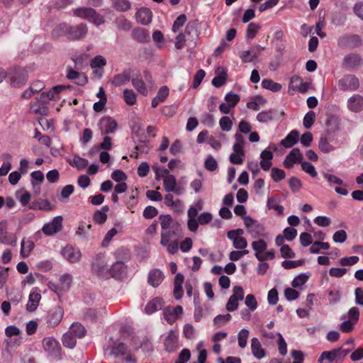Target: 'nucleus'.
Listing matches in <instances>:
<instances>
[{
  "instance_id": "3c124183",
  "label": "nucleus",
  "mask_w": 363,
  "mask_h": 363,
  "mask_svg": "<svg viewBox=\"0 0 363 363\" xmlns=\"http://www.w3.org/2000/svg\"><path fill=\"white\" fill-rule=\"evenodd\" d=\"M260 28L261 26L259 24L256 23H250L246 30V38L250 40L253 39Z\"/></svg>"
},
{
  "instance_id": "de8ad7c7",
  "label": "nucleus",
  "mask_w": 363,
  "mask_h": 363,
  "mask_svg": "<svg viewBox=\"0 0 363 363\" xmlns=\"http://www.w3.org/2000/svg\"><path fill=\"white\" fill-rule=\"evenodd\" d=\"M130 81V74L126 72H123L118 74H116L113 77L111 83L116 86H120L123 84H125Z\"/></svg>"
},
{
  "instance_id": "c756f323",
  "label": "nucleus",
  "mask_w": 363,
  "mask_h": 363,
  "mask_svg": "<svg viewBox=\"0 0 363 363\" xmlns=\"http://www.w3.org/2000/svg\"><path fill=\"white\" fill-rule=\"evenodd\" d=\"M251 351L254 357L258 359H261L266 356V352L257 337H253L251 340Z\"/></svg>"
},
{
  "instance_id": "ea45409f",
  "label": "nucleus",
  "mask_w": 363,
  "mask_h": 363,
  "mask_svg": "<svg viewBox=\"0 0 363 363\" xmlns=\"http://www.w3.org/2000/svg\"><path fill=\"white\" fill-rule=\"evenodd\" d=\"M68 332L76 338H82L86 335V330L81 323L76 322L71 325Z\"/></svg>"
},
{
  "instance_id": "0eeeda50",
  "label": "nucleus",
  "mask_w": 363,
  "mask_h": 363,
  "mask_svg": "<svg viewBox=\"0 0 363 363\" xmlns=\"http://www.w3.org/2000/svg\"><path fill=\"white\" fill-rule=\"evenodd\" d=\"M44 350L50 356L55 359H59L61 356V347L60 343L53 337H45L43 340Z\"/></svg>"
},
{
  "instance_id": "e2e57ef3",
  "label": "nucleus",
  "mask_w": 363,
  "mask_h": 363,
  "mask_svg": "<svg viewBox=\"0 0 363 363\" xmlns=\"http://www.w3.org/2000/svg\"><path fill=\"white\" fill-rule=\"evenodd\" d=\"M113 7L119 11H126L130 9L128 0H114Z\"/></svg>"
},
{
  "instance_id": "4c0bfd02",
  "label": "nucleus",
  "mask_w": 363,
  "mask_h": 363,
  "mask_svg": "<svg viewBox=\"0 0 363 363\" xmlns=\"http://www.w3.org/2000/svg\"><path fill=\"white\" fill-rule=\"evenodd\" d=\"M188 221H187V227L188 229L191 232H196L199 228V222H198V218L196 219V212L195 210H188L187 211Z\"/></svg>"
},
{
  "instance_id": "79ce46f5",
  "label": "nucleus",
  "mask_w": 363,
  "mask_h": 363,
  "mask_svg": "<svg viewBox=\"0 0 363 363\" xmlns=\"http://www.w3.org/2000/svg\"><path fill=\"white\" fill-rule=\"evenodd\" d=\"M343 86L345 90H356L359 86V80L353 75L347 76L344 79Z\"/></svg>"
},
{
  "instance_id": "ddd939ff",
  "label": "nucleus",
  "mask_w": 363,
  "mask_h": 363,
  "mask_svg": "<svg viewBox=\"0 0 363 363\" xmlns=\"http://www.w3.org/2000/svg\"><path fill=\"white\" fill-rule=\"evenodd\" d=\"M68 32L69 38L71 40H78L84 36L87 33V28L85 24L81 23L75 27H69L67 25L60 26Z\"/></svg>"
},
{
  "instance_id": "774afa93",
  "label": "nucleus",
  "mask_w": 363,
  "mask_h": 363,
  "mask_svg": "<svg viewBox=\"0 0 363 363\" xmlns=\"http://www.w3.org/2000/svg\"><path fill=\"white\" fill-rule=\"evenodd\" d=\"M301 169L307 174H308L311 177H316L318 175V173L315 170V167L308 162H302L301 164Z\"/></svg>"
},
{
  "instance_id": "f8f14e48",
  "label": "nucleus",
  "mask_w": 363,
  "mask_h": 363,
  "mask_svg": "<svg viewBox=\"0 0 363 363\" xmlns=\"http://www.w3.org/2000/svg\"><path fill=\"white\" fill-rule=\"evenodd\" d=\"M10 84L14 87H21L27 81L26 72L22 69H16L9 73Z\"/></svg>"
},
{
  "instance_id": "052dcab7",
  "label": "nucleus",
  "mask_w": 363,
  "mask_h": 363,
  "mask_svg": "<svg viewBox=\"0 0 363 363\" xmlns=\"http://www.w3.org/2000/svg\"><path fill=\"white\" fill-rule=\"evenodd\" d=\"M16 197L19 200L21 205L23 206H26L29 203L31 199V195L29 192L22 190L17 193Z\"/></svg>"
},
{
  "instance_id": "6e6d98bb",
  "label": "nucleus",
  "mask_w": 363,
  "mask_h": 363,
  "mask_svg": "<svg viewBox=\"0 0 363 363\" xmlns=\"http://www.w3.org/2000/svg\"><path fill=\"white\" fill-rule=\"evenodd\" d=\"M103 210H104V211H97L94 214L93 219L94 222L98 224L104 223L107 219L106 212L108 211V208L107 206H104L103 207Z\"/></svg>"
},
{
  "instance_id": "423d86ee",
  "label": "nucleus",
  "mask_w": 363,
  "mask_h": 363,
  "mask_svg": "<svg viewBox=\"0 0 363 363\" xmlns=\"http://www.w3.org/2000/svg\"><path fill=\"white\" fill-rule=\"evenodd\" d=\"M359 318V308L357 307L351 308L345 317L347 320L342 323V332H351L353 330L354 326L357 323Z\"/></svg>"
},
{
  "instance_id": "338daca9",
  "label": "nucleus",
  "mask_w": 363,
  "mask_h": 363,
  "mask_svg": "<svg viewBox=\"0 0 363 363\" xmlns=\"http://www.w3.org/2000/svg\"><path fill=\"white\" fill-rule=\"evenodd\" d=\"M273 119V111H264L257 115V120L260 123H267Z\"/></svg>"
},
{
  "instance_id": "864d4df0",
  "label": "nucleus",
  "mask_w": 363,
  "mask_h": 363,
  "mask_svg": "<svg viewBox=\"0 0 363 363\" xmlns=\"http://www.w3.org/2000/svg\"><path fill=\"white\" fill-rule=\"evenodd\" d=\"M76 339L77 338L74 336L67 331L64 334L62 337L63 345L66 347L72 349L76 345Z\"/></svg>"
},
{
  "instance_id": "4be33fe9",
  "label": "nucleus",
  "mask_w": 363,
  "mask_h": 363,
  "mask_svg": "<svg viewBox=\"0 0 363 363\" xmlns=\"http://www.w3.org/2000/svg\"><path fill=\"white\" fill-rule=\"evenodd\" d=\"M41 299L40 290L38 288H34L30 293L28 301L26 304V310L29 312L35 311Z\"/></svg>"
},
{
  "instance_id": "c03bdc74",
  "label": "nucleus",
  "mask_w": 363,
  "mask_h": 363,
  "mask_svg": "<svg viewBox=\"0 0 363 363\" xmlns=\"http://www.w3.org/2000/svg\"><path fill=\"white\" fill-rule=\"evenodd\" d=\"M132 84L134 88L143 96H147L148 94L147 89L145 86L144 81L140 77H134L132 79Z\"/></svg>"
},
{
  "instance_id": "680f3d73",
  "label": "nucleus",
  "mask_w": 363,
  "mask_h": 363,
  "mask_svg": "<svg viewBox=\"0 0 363 363\" xmlns=\"http://www.w3.org/2000/svg\"><path fill=\"white\" fill-rule=\"evenodd\" d=\"M220 129L223 131L228 132L232 129L233 121L228 116H223L219 121Z\"/></svg>"
},
{
  "instance_id": "473e14b6",
  "label": "nucleus",
  "mask_w": 363,
  "mask_h": 363,
  "mask_svg": "<svg viewBox=\"0 0 363 363\" xmlns=\"http://www.w3.org/2000/svg\"><path fill=\"white\" fill-rule=\"evenodd\" d=\"M162 231L180 227L181 225L174 221L169 215H161L159 217Z\"/></svg>"
},
{
  "instance_id": "1a4fd4ad",
  "label": "nucleus",
  "mask_w": 363,
  "mask_h": 363,
  "mask_svg": "<svg viewBox=\"0 0 363 363\" xmlns=\"http://www.w3.org/2000/svg\"><path fill=\"white\" fill-rule=\"evenodd\" d=\"M98 127L101 134H110L114 133L117 128L116 121L109 116H103L98 122Z\"/></svg>"
},
{
  "instance_id": "72a5a7b5",
  "label": "nucleus",
  "mask_w": 363,
  "mask_h": 363,
  "mask_svg": "<svg viewBox=\"0 0 363 363\" xmlns=\"http://www.w3.org/2000/svg\"><path fill=\"white\" fill-rule=\"evenodd\" d=\"M164 276L158 269H152L148 275V283L153 287L158 286L163 281Z\"/></svg>"
},
{
  "instance_id": "a211bd4d",
  "label": "nucleus",
  "mask_w": 363,
  "mask_h": 363,
  "mask_svg": "<svg viewBox=\"0 0 363 363\" xmlns=\"http://www.w3.org/2000/svg\"><path fill=\"white\" fill-rule=\"evenodd\" d=\"M62 255L70 263L79 262L82 257L80 250L71 245L65 246L62 250Z\"/></svg>"
},
{
  "instance_id": "f257e3e1",
  "label": "nucleus",
  "mask_w": 363,
  "mask_h": 363,
  "mask_svg": "<svg viewBox=\"0 0 363 363\" xmlns=\"http://www.w3.org/2000/svg\"><path fill=\"white\" fill-rule=\"evenodd\" d=\"M181 226L163 230L161 233L160 244L167 248V251L169 254L174 255L177 252L179 247V242L177 238L181 236Z\"/></svg>"
},
{
  "instance_id": "37998d69",
  "label": "nucleus",
  "mask_w": 363,
  "mask_h": 363,
  "mask_svg": "<svg viewBox=\"0 0 363 363\" xmlns=\"http://www.w3.org/2000/svg\"><path fill=\"white\" fill-rule=\"evenodd\" d=\"M128 347L123 342H114L111 348V354L116 357L124 356L127 354Z\"/></svg>"
},
{
  "instance_id": "5fc2aeb1",
  "label": "nucleus",
  "mask_w": 363,
  "mask_h": 363,
  "mask_svg": "<svg viewBox=\"0 0 363 363\" xmlns=\"http://www.w3.org/2000/svg\"><path fill=\"white\" fill-rule=\"evenodd\" d=\"M50 203L43 199L37 200L33 202L30 206L29 208L33 210H50Z\"/></svg>"
},
{
  "instance_id": "f03ea898",
  "label": "nucleus",
  "mask_w": 363,
  "mask_h": 363,
  "mask_svg": "<svg viewBox=\"0 0 363 363\" xmlns=\"http://www.w3.org/2000/svg\"><path fill=\"white\" fill-rule=\"evenodd\" d=\"M252 250L255 251V257L259 261L272 260L274 259V250L271 249L267 250V243L262 239L253 241L251 244Z\"/></svg>"
},
{
  "instance_id": "49530a36",
  "label": "nucleus",
  "mask_w": 363,
  "mask_h": 363,
  "mask_svg": "<svg viewBox=\"0 0 363 363\" xmlns=\"http://www.w3.org/2000/svg\"><path fill=\"white\" fill-rule=\"evenodd\" d=\"M67 77L69 79L74 80L75 82L79 85H82L87 81L86 78L84 75L72 69L68 70Z\"/></svg>"
},
{
  "instance_id": "58836bf2",
  "label": "nucleus",
  "mask_w": 363,
  "mask_h": 363,
  "mask_svg": "<svg viewBox=\"0 0 363 363\" xmlns=\"http://www.w3.org/2000/svg\"><path fill=\"white\" fill-rule=\"evenodd\" d=\"M163 300L161 298L156 297L147 303L145 308V311L147 314H152L162 308L163 306Z\"/></svg>"
},
{
  "instance_id": "09e8293b",
  "label": "nucleus",
  "mask_w": 363,
  "mask_h": 363,
  "mask_svg": "<svg viewBox=\"0 0 363 363\" xmlns=\"http://www.w3.org/2000/svg\"><path fill=\"white\" fill-rule=\"evenodd\" d=\"M4 163L0 167V176H5L8 174L11 168V155L9 154H4L1 156Z\"/></svg>"
},
{
  "instance_id": "9b49d317",
  "label": "nucleus",
  "mask_w": 363,
  "mask_h": 363,
  "mask_svg": "<svg viewBox=\"0 0 363 363\" xmlns=\"http://www.w3.org/2000/svg\"><path fill=\"white\" fill-rule=\"evenodd\" d=\"M62 220L63 218L60 216L55 217L51 222L43 225L42 231L48 236L57 233L62 228Z\"/></svg>"
},
{
  "instance_id": "9d476101",
  "label": "nucleus",
  "mask_w": 363,
  "mask_h": 363,
  "mask_svg": "<svg viewBox=\"0 0 363 363\" xmlns=\"http://www.w3.org/2000/svg\"><path fill=\"white\" fill-rule=\"evenodd\" d=\"M244 298L243 289L240 286H235L233 289V294L230 296L226 304V309L228 311H234L238 307V301Z\"/></svg>"
},
{
  "instance_id": "0e129e2a",
  "label": "nucleus",
  "mask_w": 363,
  "mask_h": 363,
  "mask_svg": "<svg viewBox=\"0 0 363 363\" xmlns=\"http://www.w3.org/2000/svg\"><path fill=\"white\" fill-rule=\"evenodd\" d=\"M249 331L247 329H242L238 335V345L241 348H245L247 343Z\"/></svg>"
},
{
  "instance_id": "603ef678",
  "label": "nucleus",
  "mask_w": 363,
  "mask_h": 363,
  "mask_svg": "<svg viewBox=\"0 0 363 363\" xmlns=\"http://www.w3.org/2000/svg\"><path fill=\"white\" fill-rule=\"evenodd\" d=\"M123 99L128 105L133 106L137 101L136 94L132 89H125L123 91Z\"/></svg>"
},
{
  "instance_id": "4d7b16f0",
  "label": "nucleus",
  "mask_w": 363,
  "mask_h": 363,
  "mask_svg": "<svg viewBox=\"0 0 363 363\" xmlns=\"http://www.w3.org/2000/svg\"><path fill=\"white\" fill-rule=\"evenodd\" d=\"M310 277V274H301L296 277L292 281L291 285L294 288L302 286L305 284Z\"/></svg>"
},
{
  "instance_id": "20e7f679",
  "label": "nucleus",
  "mask_w": 363,
  "mask_h": 363,
  "mask_svg": "<svg viewBox=\"0 0 363 363\" xmlns=\"http://www.w3.org/2000/svg\"><path fill=\"white\" fill-rule=\"evenodd\" d=\"M243 220L248 233L253 238L266 236L265 228L263 225L250 216L244 217Z\"/></svg>"
},
{
  "instance_id": "a878e982",
  "label": "nucleus",
  "mask_w": 363,
  "mask_h": 363,
  "mask_svg": "<svg viewBox=\"0 0 363 363\" xmlns=\"http://www.w3.org/2000/svg\"><path fill=\"white\" fill-rule=\"evenodd\" d=\"M340 354V348L331 351L323 352L318 359L319 363H336L337 358Z\"/></svg>"
},
{
  "instance_id": "6e6552de",
  "label": "nucleus",
  "mask_w": 363,
  "mask_h": 363,
  "mask_svg": "<svg viewBox=\"0 0 363 363\" xmlns=\"http://www.w3.org/2000/svg\"><path fill=\"white\" fill-rule=\"evenodd\" d=\"M64 316V310L61 306H55L51 308L45 318L46 323L50 328L57 326Z\"/></svg>"
},
{
  "instance_id": "b1692460",
  "label": "nucleus",
  "mask_w": 363,
  "mask_h": 363,
  "mask_svg": "<svg viewBox=\"0 0 363 363\" xmlns=\"http://www.w3.org/2000/svg\"><path fill=\"white\" fill-rule=\"evenodd\" d=\"M135 18L138 23L143 25H148L152 21V13L150 9L142 7L135 13Z\"/></svg>"
},
{
  "instance_id": "c85d7f7f",
  "label": "nucleus",
  "mask_w": 363,
  "mask_h": 363,
  "mask_svg": "<svg viewBox=\"0 0 363 363\" xmlns=\"http://www.w3.org/2000/svg\"><path fill=\"white\" fill-rule=\"evenodd\" d=\"M349 109L353 112H359L363 110V97L355 94L347 102Z\"/></svg>"
},
{
  "instance_id": "69168bd1",
  "label": "nucleus",
  "mask_w": 363,
  "mask_h": 363,
  "mask_svg": "<svg viewBox=\"0 0 363 363\" xmlns=\"http://www.w3.org/2000/svg\"><path fill=\"white\" fill-rule=\"evenodd\" d=\"M315 120V113L313 111H308L303 118V125L306 128L309 129L311 128Z\"/></svg>"
},
{
  "instance_id": "4468645a",
  "label": "nucleus",
  "mask_w": 363,
  "mask_h": 363,
  "mask_svg": "<svg viewBox=\"0 0 363 363\" xmlns=\"http://www.w3.org/2000/svg\"><path fill=\"white\" fill-rule=\"evenodd\" d=\"M17 238L15 234L9 233L7 231V222H0V242L11 246L16 245Z\"/></svg>"
},
{
  "instance_id": "bb28decb",
  "label": "nucleus",
  "mask_w": 363,
  "mask_h": 363,
  "mask_svg": "<svg viewBox=\"0 0 363 363\" xmlns=\"http://www.w3.org/2000/svg\"><path fill=\"white\" fill-rule=\"evenodd\" d=\"M96 96L99 99V101L96 102L93 105V109L96 113L101 112L104 108L107 103V96L104 89L101 86L99 89Z\"/></svg>"
},
{
  "instance_id": "f704fd0d",
  "label": "nucleus",
  "mask_w": 363,
  "mask_h": 363,
  "mask_svg": "<svg viewBox=\"0 0 363 363\" xmlns=\"http://www.w3.org/2000/svg\"><path fill=\"white\" fill-rule=\"evenodd\" d=\"M125 272V266L122 262H116L110 268V277L121 279Z\"/></svg>"
},
{
  "instance_id": "aec40b11",
  "label": "nucleus",
  "mask_w": 363,
  "mask_h": 363,
  "mask_svg": "<svg viewBox=\"0 0 363 363\" xmlns=\"http://www.w3.org/2000/svg\"><path fill=\"white\" fill-rule=\"evenodd\" d=\"M362 63V57L357 53H350L346 55L343 61L345 68L351 70L359 67Z\"/></svg>"
},
{
  "instance_id": "6ab92c4d",
  "label": "nucleus",
  "mask_w": 363,
  "mask_h": 363,
  "mask_svg": "<svg viewBox=\"0 0 363 363\" xmlns=\"http://www.w3.org/2000/svg\"><path fill=\"white\" fill-rule=\"evenodd\" d=\"M108 269L104 260L101 257L96 258V261L92 264V272L101 279H108L110 277Z\"/></svg>"
},
{
  "instance_id": "c9c22d12",
  "label": "nucleus",
  "mask_w": 363,
  "mask_h": 363,
  "mask_svg": "<svg viewBox=\"0 0 363 363\" xmlns=\"http://www.w3.org/2000/svg\"><path fill=\"white\" fill-rule=\"evenodd\" d=\"M35 247L34 242L30 239L23 238L21 242L20 255L22 258L29 257Z\"/></svg>"
},
{
  "instance_id": "dca6fc26",
  "label": "nucleus",
  "mask_w": 363,
  "mask_h": 363,
  "mask_svg": "<svg viewBox=\"0 0 363 363\" xmlns=\"http://www.w3.org/2000/svg\"><path fill=\"white\" fill-rule=\"evenodd\" d=\"M264 48L260 45H256L249 50H243L239 53V57L244 63L252 62L260 55Z\"/></svg>"
},
{
  "instance_id": "7ed1b4c3",
  "label": "nucleus",
  "mask_w": 363,
  "mask_h": 363,
  "mask_svg": "<svg viewBox=\"0 0 363 363\" xmlns=\"http://www.w3.org/2000/svg\"><path fill=\"white\" fill-rule=\"evenodd\" d=\"M74 14L81 18L86 19L96 26L104 23L102 16L97 13L92 8L82 7L74 10Z\"/></svg>"
},
{
  "instance_id": "39448f33",
  "label": "nucleus",
  "mask_w": 363,
  "mask_h": 363,
  "mask_svg": "<svg viewBox=\"0 0 363 363\" xmlns=\"http://www.w3.org/2000/svg\"><path fill=\"white\" fill-rule=\"evenodd\" d=\"M244 230L241 228L229 230L228 238L232 240L233 247L237 250H244L247 246V241L243 237Z\"/></svg>"
},
{
  "instance_id": "e433bc0d",
  "label": "nucleus",
  "mask_w": 363,
  "mask_h": 363,
  "mask_svg": "<svg viewBox=\"0 0 363 363\" xmlns=\"http://www.w3.org/2000/svg\"><path fill=\"white\" fill-rule=\"evenodd\" d=\"M184 281V276L179 273L175 276L174 287V296L176 299H180L184 294L182 284Z\"/></svg>"
},
{
  "instance_id": "7c9ffc66",
  "label": "nucleus",
  "mask_w": 363,
  "mask_h": 363,
  "mask_svg": "<svg viewBox=\"0 0 363 363\" xmlns=\"http://www.w3.org/2000/svg\"><path fill=\"white\" fill-rule=\"evenodd\" d=\"M163 185L166 191L167 192H174L177 194H179V190L177 188V182L174 176L172 174L165 175L163 179Z\"/></svg>"
},
{
  "instance_id": "412c9836",
  "label": "nucleus",
  "mask_w": 363,
  "mask_h": 363,
  "mask_svg": "<svg viewBox=\"0 0 363 363\" xmlns=\"http://www.w3.org/2000/svg\"><path fill=\"white\" fill-rule=\"evenodd\" d=\"M64 89L63 86H56L48 92H43L40 95L39 103L44 105L50 100L58 99L60 91Z\"/></svg>"
},
{
  "instance_id": "cd10ccee",
  "label": "nucleus",
  "mask_w": 363,
  "mask_h": 363,
  "mask_svg": "<svg viewBox=\"0 0 363 363\" xmlns=\"http://www.w3.org/2000/svg\"><path fill=\"white\" fill-rule=\"evenodd\" d=\"M132 38L138 43H145L150 41L148 30L143 28H136L132 30Z\"/></svg>"
},
{
  "instance_id": "393cba45",
  "label": "nucleus",
  "mask_w": 363,
  "mask_h": 363,
  "mask_svg": "<svg viewBox=\"0 0 363 363\" xmlns=\"http://www.w3.org/2000/svg\"><path fill=\"white\" fill-rule=\"evenodd\" d=\"M72 282V277L69 274H65L60 278L58 286L54 285L53 290L58 294L62 291H68Z\"/></svg>"
},
{
  "instance_id": "a18cd8bd",
  "label": "nucleus",
  "mask_w": 363,
  "mask_h": 363,
  "mask_svg": "<svg viewBox=\"0 0 363 363\" xmlns=\"http://www.w3.org/2000/svg\"><path fill=\"white\" fill-rule=\"evenodd\" d=\"M362 40L357 35H351L345 38V45L348 48H354L360 46Z\"/></svg>"
},
{
  "instance_id": "bf43d9fd",
  "label": "nucleus",
  "mask_w": 363,
  "mask_h": 363,
  "mask_svg": "<svg viewBox=\"0 0 363 363\" xmlns=\"http://www.w3.org/2000/svg\"><path fill=\"white\" fill-rule=\"evenodd\" d=\"M230 319L231 315L229 313L224 315H218L215 317L213 320V323L216 327L220 328L223 326L225 324H226L228 322H229Z\"/></svg>"
},
{
  "instance_id": "5701e85b",
  "label": "nucleus",
  "mask_w": 363,
  "mask_h": 363,
  "mask_svg": "<svg viewBox=\"0 0 363 363\" xmlns=\"http://www.w3.org/2000/svg\"><path fill=\"white\" fill-rule=\"evenodd\" d=\"M178 333L175 330H170L164 340V347L168 352L175 350L178 346Z\"/></svg>"
},
{
  "instance_id": "2f4dec72",
  "label": "nucleus",
  "mask_w": 363,
  "mask_h": 363,
  "mask_svg": "<svg viewBox=\"0 0 363 363\" xmlns=\"http://www.w3.org/2000/svg\"><path fill=\"white\" fill-rule=\"evenodd\" d=\"M299 139V133L296 130H291L284 139H283L280 145L286 148H289L293 147L295 144H296Z\"/></svg>"
},
{
  "instance_id": "2eb2a0df",
  "label": "nucleus",
  "mask_w": 363,
  "mask_h": 363,
  "mask_svg": "<svg viewBox=\"0 0 363 363\" xmlns=\"http://www.w3.org/2000/svg\"><path fill=\"white\" fill-rule=\"evenodd\" d=\"M183 313V308L181 306H167L163 311L165 320L169 324H173Z\"/></svg>"
},
{
  "instance_id": "13d9d810",
  "label": "nucleus",
  "mask_w": 363,
  "mask_h": 363,
  "mask_svg": "<svg viewBox=\"0 0 363 363\" xmlns=\"http://www.w3.org/2000/svg\"><path fill=\"white\" fill-rule=\"evenodd\" d=\"M204 167L206 169L210 172L216 171L218 167V162L212 155H208L205 162Z\"/></svg>"
},
{
  "instance_id": "f3484780",
  "label": "nucleus",
  "mask_w": 363,
  "mask_h": 363,
  "mask_svg": "<svg viewBox=\"0 0 363 363\" xmlns=\"http://www.w3.org/2000/svg\"><path fill=\"white\" fill-rule=\"evenodd\" d=\"M303 157L298 148H294L286 157L284 165L286 168L291 169L296 163H301L303 162Z\"/></svg>"
},
{
  "instance_id": "8fccbe9b",
  "label": "nucleus",
  "mask_w": 363,
  "mask_h": 363,
  "mask_svg": "<svg viewBox=\"0 0 363 363\" xmlns=\"http://www.w3.org/2000/svg\"><path fill=\"white\" fill-rule=\"evenodd\" d=\"M263 88L272 91L274 92L279 91L281 89V85L279 83L274 82L271 79H264L262 82Z\"/></svg>"
},
{
  "instance_id": "a19ab883",
  "label": "nucleus",
  "mask_w": 363,
  "mask_h": 363,
  "mask_svg": "<svg viewBox=\"0 0 363 363\" xmlns=\"http://www.w3.org/2000/svg\"><path fill=\"white\" fill-rule=\"evenodd\" d=\"M190 34L189 25H187L184 33H180L174 41L175 48L181 50L184 48L186 42V35Z\"/></svg>"
}]
</instances>
